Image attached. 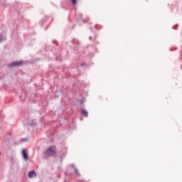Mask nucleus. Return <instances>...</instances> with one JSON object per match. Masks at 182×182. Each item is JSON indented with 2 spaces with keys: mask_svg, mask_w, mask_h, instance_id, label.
Wrapping results in <instances>:
<instances>
[{
  "mask_svg": "<svg viewBox=\"0 0 182 182\" xmlns=\"http://www.w3.org/2000/svg\"><path fill=\"white\" fill-rule=\"evenodd\" d=\"M22 156H23L24 160L29 159V157L28 156V154L26 153V150H25V149L22 150Z\"/></svg>",
  "mask_w": 182,
  "mask_h": 182,
  "instance_id": "3",
  "label": "nucleus"
},
{
  "mask_svg": "<svg viewBox=\"0 0 182 182\" xmlns=\"http://www.w3.org/2000/svg\"><path fill=\"white\" fill-rule=\"evenodd\" d=\"M73 5H76V0H71Z\"/></svg>",
  "mask_w": 182,
  "mask_h": 182,
  "instance_id": "6",
  "label": "nucleus"
},
{
  "mask_svg": "<svg viewBox=\"0 0 182 182\" xmlns=\"http://www.w3.org/2000/svg\"><path fill=\"white\" fill-rule=\"evenodd\" d=\"M81 113L82 116H84V117H87V116H89V114L87 113V111H86V109L81 110Z\"/></svg>",
  "mask_w": 182,
  "mask_h": 182,
  "instance_id": "5",
  "label": "nucleus"
},
{
  "mask_svg": "<svg viewBox=\"0 0 182 182\" xmlns=\"http://www.w3.org/2000/svg\"><path fill=\"white\" fill-rule=\"evenodd\" d=\"M29 178H33L34 177H36V173L35 171H31L28 174Z\"/></svg>",
  "mask_w": 182,
  "mask_h": 182,
  "instance_id": "4",
  "label": "nucleus"
},
{
  "mask_svg": "<svg viewBox=\"0 0 182 182\" xmlns=\"http://www.w3.org/2000/svg\"><path fill=\"white\" fill-rule=\"evenodd\" d=\"M21 65H22V61H15L13 63H11L9 64V67L12 68V67H16V66H21Z\"/></svg>",
  "mask_w": 182,
  "mask_h": 182,
  "instance_id": "2",
  "label": "nucleus"
},
{
  "mask_svg": "<svg viewBox=\"0 0 182 182\" xmlns=\"http://www.w3.org/2000/svg\"><path fill=\"white\" fill-rule=\"evenodd\" d=\"M75 173H77V169H75Z\"/></svg>",
  "mask_w": 182,
  "mask_h": 182,
  "instance_id": "8",
  "label": "nucleus"
},
{
  "mask_svg": "<svg viewBox=\"0 0 182 182\" xmlns=\"http://www.w3.org/2000/svg\"><path fill=\"white\" fill-rule=\"evenodd\" d=\"M0 155H1V152H0Z\"/></svg>",
  "mask_w": 182,
  "mask_h": 182,
  "instance_id": "9",
  "label": "nucleus"
},
{
  "mask_svg": "<svg viewBox=\"0 0 182 182\" xmlns=\"http://www.w3.org/2000/svg\"><path fill=\"white\" fill-rule=\"evenodd\" d=\"M56 151H58V149H56V146H50L44 152L45 159H48V157H52L53 156H56Z\"/></svg>",
  "mask_w": 182,
  "mask_h": 182,
  "instance_id": "1",
  "label": "nucleus"
},
{
  "mask_svg": "<svg viewBox=\"0 0 182 182\" xmlns=\"http://www.w3.org/2000/svg\"><path fill=\"white\" fill-rule=\"evenodd\" d=\"M2 41H4V37H2V36L0 35V42H2Z\"/></svg>",
  "mask_w": 182,
  "mask_h": 182,
  "instance_id": "7",
  "label": "nucleus"
}]
</instances>
